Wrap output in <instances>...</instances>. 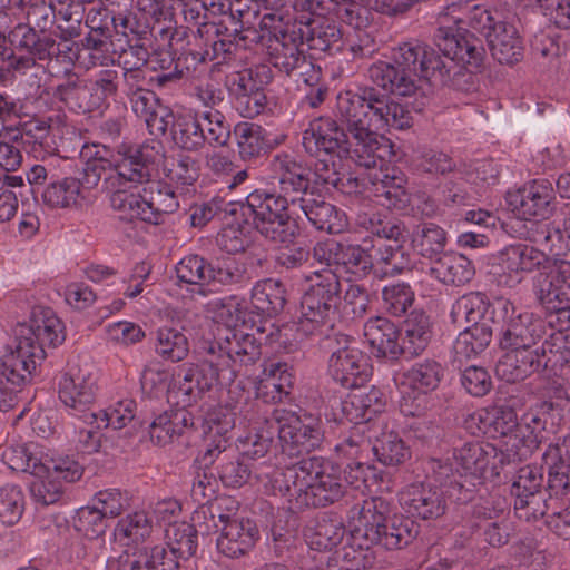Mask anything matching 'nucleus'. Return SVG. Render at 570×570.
<instances>
[{"label":"nucleus","instance_id":"1","mask_svg":"<svg viewBox=\"0 0 570 570\" xmlns=\"http://www.w3.org/2000/svg\"><path fill=\"white\" fill-rule=\"evenodd\" d=\"M336 116L351 136L345 144V158L371 171L386 165V146L380 141L377 131L386 128L403 130L413 121L407 108L374 87L362 88L360 92H341Z\"/></svg>","mask_w":570,"mask_h":570},{"label":"nucleus","instance_id":"2","mask_svg":"<svg viewBox=\"0 0 570 570\" xmlns=\"http://www.w3.org/2000/svg\"><path fill=\"white\" fill-rule=\"evenodd\" d=\"M374 85L395 96L410 97L421 88L422 79L449 86L458 91L475 89V76L463 65L441 57L432 47L410 40L393 49L391 61H379L368 68Z\"/></svg>","mask_w":570,"mask_h":570},{"label":"nucleus","instance_id":"3","mask_svg":"<svg viewBox=\"0 0 570 570\" xmlns=\"http://www.w3.org/2000/svg\"><path fill=\"white\" fill-rule=\"evenodd\" d=\"M269 169L278 180V190L258 188L246 197L244 215L254 217L257 232L274 244H287L299 234L297 223L288 209L295 208L298 191L302 190V161L294 155L281 151L269 160Z\"/></svg>","mask_w":570,"mask_h":570},{"label":"nucleus","instance_id":"4","mask_svg":"<svg viewBox=\"0 0 570 570\" xmlns=\"http://www.w3.org/2000/svg\"><path fill=\"white\" fill-rule=\"evenodd\" d=\"M17 335L16 348L0 358V413L13 407L21 386L46 358V347L55 348L66 338L62 322L49 307L33 308Z\"/></svg>","mask_w":570,"mask_h":570},{"label":"nucleus","instance_id":"5","mask_svg":"<svg viewBox=\"0 0 570 570\" xmlns=\"http://www.w3.org/2000/svg\"><path fill=\"white\" fill-rule=\"evenodd\" d=\"M240 322L244 323V314L235 297L216 303V382L220 385L233 383L243 367L262 356L261 340L239 328Z\"/></svg>","mask_w":570,"mask_h":570},{"label":"nucleus","instance_id":"6","mask_svg":"<svg viewBox=\"0 0 570 570\" xmlns=\"http://www.w3.org/2000/svg\"><path fill=\"white\" fill-rule=\"evenodd\" d=\"M283 475L285 490L297 509L327 507L346 493L340 466L323 456L304 458L287 466Z\"/></svg>","mask_w":570,"mask_h":570},{"label":"nucleus","instance_id":"7","mask_svg":"<svg viewBox=\"0 0 570 570\" xmlns=\"http://www.w3.org/2000/svg\"><path fill=\"white\" fill-rule=\"evenodd\" d=\"M389 503L379 497L355 504L348 512L352 537L362 539L366 548L379 546L387 551L401 550L411 544L420 527L411 518H387Z\"/></svg>","mask_w":570,"mask_h":570},{"label":"nucleus","instance_id":"8","mask_svg":"<svg viewBox=\"0 0 570 570\" xmlns=\"http://www.w3.org/2000/svg\"><path fill=\"white\" fill-rule=\"evenodd\" d=\"M519 7L518 0H504L494 11L475 7L469 17L470 27L487 38L492 57L501 65L511 66L523 58Z\"/></svg>","mask_w":570,"mask_h":570},{"label":"nucleus","instance_id":"9","mask_svg":"<svg viewBox=\"0 0 570 570\" xmlns=\"http://www.w3.org/2000/svg\"><path fill=\"white\" fill-rule=\"evenodd\" d=\"M341 282L335 272L325 268L309 277V286L301 301L298 331L305 335L324 334L332 328L341 302Z\"/></svg>","mask_w":570,"mask_h":570},{"label":"nucleus","instance_id":"10","mask_svg":"<svg viewBox=\"0 0 570 570\" xmlns=\"http://www.w3.org/2000/svg\"><path fill=\"white\" fill-rule=\"evenodd\" d=\"M212 0L209 4L206 1L195 0L194 7L189 9L191 18L202 19L194 35L193 47L186 56L187 69H193L194 77L206 78L205 83H198L195 87L197 99L205 106L210 107L214 101V87L210 83L214 72V22L212 17L214 12Z\"/></svg>","mask_w":570,"mask_h":570},{"label":"nucleus","instance_id":"11","mask_svg":"<svg viewBox=\"0 0 570 570\" xmlns=\"http://www.w3.org/2000/svg\"><path fill=\"white\" fill-rule=\"evenodd\" d=\"M278 436L281 454L297 458L318 449L324 440L320 420L307 413L275 409L271 413Z\"/></svg>","mask_w":570,"mask_h":570},{"label":"nucleus","instance_id":"12","mask_svg":"<svg viewBox=\"0 0 570 570\" xmlns=\"http://www.w3.org/2000/svg\"><path fill=\"white\" fill-rule=\"evenodd\" d=\"M492 323L499 326V346L504 351L534 347L546 333L541 317L531 312H518L513 303L507 298L495 299Z\"/></svg>","mask_w":570,"mask_h":570},{"label":"nucleus","instance_id":"13","mask_svg":"<svg viewBox=\"0 0 570 570\" xmlns=\"http://www.w3.org/2000/svg\"><path fill=\"white\" fill-rule=\"evenodd\" d=\"M261 29L268 32L269 40V61L286 76L298 71L299 75L306 73L314 66L311 60L301 50L304 43L302 30H296V24L284 26L281 19L275 14H264L261 20Z\"/></svg>","mask_w":570,"mask_h":570},{"label":"nucleus","instance_id":"14","mask_svg":"<svg viewBox=\"0 0 570 570\" xmlns=\"http://www.w3.org/2000/svg\"><path fill=\"white\" fill-rule=\"evenodd\" d=\"M547 353L559 354L561 360L567 361L570 357V335L558 332L541 346L507 350L497 371L509 382L522 381L541 367H547L550 361L546 360Z\"/></svg>","mask_w":570,"mask_h":570},{"label":"nucleus","instance_id":"15","mask_svg":"<svg viewBox=\"0 0 570 570\" xmlns=\"http://www.w3.org/2000/svg\"><path fill=\"white\" fill-rule=\"evenodd\" d=\"M326 342L333 348L327 363L332 380L345 389L362 387L372 375L368 357L345 334L326 335Z\"/></svg>","mask_w":570,"mask_h":570},{"label":"nucleus","instance_id":"16","mask_svg":"<svg viewBox=\"0 0 570 570\" xmlns=\"http://www.w3.org/2000/svg\"><path fill=\"white\" fill-rule=\"evenodd\" d=\"M164 157V146L158 140L142 145L120 144L110 156L112 168L121 183L142 185L151 177L156 164Z\"/></svg>","mask_w":570,"mask_h":570},{"label":"nucleus","instance_id":"17","mask_svg":"<svg viewBox=\"0 0 570 570\" xmlns=\"http://www.w3.org/2000/svg\"><path fill=\"white\" fill-rule=\"evenodd\" d=\"M302 190L298 191L295 208L302 210L307 220L318 230L338 234L346 226L345 214L325 198L315 193L312 186L311 170L302 163Z\"/></svg>","mask_w":570,"mask_h":570},{"label":"nucleus","instance_id":"18","mask_svg":"<svg viewBox=\"0 0 570 570\" xmlns=\"http://www.w3.org/2000/svg\"><path fill=\"white\" fill-rule=\"evenodd\" d=\"M302 190L298 191L295 208L302 210L307 220L318 230L338 234L346 226L345 214L325 198L315 193L312 186L311 170L302 163Z\"/></svg>","mask_w":570,"mask_h":570},{"label":"nucleus","instance_id":"19","mask_svg":"<svg viewBox=\"0 0 570 570\" xmlns=\"http://www.w3.org/2000/svg\"><path fill=\"white\" fill-rule=\"evenodd\" d=\"M58 395L69 414L82 419L87 424L97 422V413L92 412L96 380L91 373L70 367L59 381Z\"/></svg>","mask_w":570,"mask_h":570},{"label":"nucleus","instance_id":"20","mask_svg":"<svg viewBox=\"0 0 570 570\" xmlns=\"http://www.w3.org/2000/svg\"><path fill=\"white\" fill-rule=\"evenodd\" d=\"M532 291L547 312H568L570 309V262L559 261L549 272H539L533 277Z\"/></svg>","mask_w":570,"mask_h":570},{"label":"nucleus","instance_id":"21","mask_svg":"<svg viewBox=\"0 0 570 570\" xmlns=\"http://www.w3.org/2000/svg\"><path fill=\"white\" fill-rule=\"evenodd\" d=\"M549 264L550 258L543 250L521 243L504 247L495 256V265L509 287L520 284L529 273L547 269Z\"/></svg>","mask_w":570,"mask_h":570},{"label":"nucleus","instance_id":"22","mask_svg":"<svg viewBox=\"0 0 570 570\" xmlns=\"http://www.w3.org/2000/svg\"><path fill=\"white\" fill-rule=\"evenodd\" d=\"M347 135L331 117L312 119L302 132V146L311 157H345Z\"/></svg>","mask_w":570,"mask_h":570},{"label":"nucleus","instance_id":"23","mask_svg":"<svg viewBox=\"0 0 570 570\" xmlns=\"http://www.w3.org/2000/svg\"><path fill=\"white\" fill-rule=\"evenodd\" d=\"M243 11L235 8L232 0H216V72L222 73L224 66L236 62L235 53L238 45L235 42L237 35L243 29Z\"/></svg>","mask_w":570,"mask_h":570},{"label":"nucleus","instance_id":"24","mask_svg":"<svg viewBox=\"0 0 570 570\" xmlns=\"http://www.w3.org/2000/svg\"><path fill=\"white\" fill-rule=\"evenodd\" d=\"M232 127L224 122V116L216 112V190L225 194L247 178L245 169L234 164L235 151L230 146Z\"/></svg>","mask_w":570,"mask_h":570},{"label":"nucleus","instance_id":"25","mask_svg":"<svg viewBox=\"0 0 570 570\" xmlns=\"http://www.w3.org/2000/svg\"><path fill=\"white\" fill-rule=\"evenodd\" d=\"M556 194L548 179H534L510 195V205L522 219H548L554 210Z\"/></svg>","mask_w":570,"mask_h":570},{"label":"nucleus","instance_id":"26","mask_svg":"<svg viewBox=\"0 0 570 570\" xmlns=\"http://www.w3.org/2000/svg\"><path fill=\"white\" fill-rule=\"evenodd\" d=\"M400 502L411 517L422 520H435L442 517L448 508L443 489L430 483L407 485L401 492Z\"/></svg>","mask_w":570,"mask_h":570},{"label":"nucleus","instance_id":"27","mask_svg":"<svg viewBox=\"0 0 570 570\" xmlns=\"http://www.w3.org/2000/svg\"><path fill=\"white\" fill-rule=\"evenodd\" d=\"M434 41L441 57L479 68L483 61L484 48L472 35L461 33L451 27L440 26L434 33Z\"/></svg>","mask_w":570,"mask_h":570},{"label":"nucleus","instance_id":"28","mask_svg":"<svg viewBox=\"0 0 570 570\" xmlns=\"http://www.w3.org/2000/svg\"><path fill=\"white\" fill-rule=\"evenodd\" d=\"M218 197L219 195L216 196V199ZM216 219L222 223V227L216 234V246L228 255L243 252L246 246L244 203L232 200L222 207L216 200Z\"/></svg>","mask_w":570,"mask_h":570},{"label":"nucleus","instance_id":"29","mask_svg":"<svg viewBox=\"0 0 570 570\" xmlns=\"http://www.w3.org/2000/svg\"><path fill=\"white\" fill-rule=\"evenodd\" d=\"M222 527L216 539V549L228 558H238L254 547L258 539V529L249 519L230 520L219 515Z\"/></svg>","mask_w":570,"mask_h":570},{"label":"nucleus","instance_id":"30","mask_svg":"<svg viewBox=\"0 0 570 570\" xmlns=\"http://www.w3.org/2000/svg\"><path fill=\"white\" fill-rule=\"evenodd\" d=\"M108 570H180L178 561L169 557L165 547L142 546L131 553L125 551L108 560Z\"/></svg>","mask_w":570,"mask_h":570},{"label":"nucleus","instance_id":"31","mask_svg":"<svg viewBox=\"0 0 570 570\" xmlns=\"http://www.w3.org/2000/svg\"><path fill=\"white\" fill-rule=\"evenodd\" d=\"M386 400L381 390L375 386L368 390H357L348 395L343 403V412L350 422L355 424L354 430L364 432L363 426L374 420L385 409Z\"/></svg>","mask_w":570,"mask_h":570},{"label":"nucleus","instance_id":"32","mask_svg":"<svg viewBox=\"0 0 570 570\" xmlns=\"http://www.w3.org/2000/svg\"><path fill=\"white\" fill-rule=\"evenodd\" d=\"M401 333L396 325L383 316L368 318L364 324V337L371 353L377 357L396 358L402 354L399 337Z\"/></svg>","mask_w":570,"mask_h":570},{"label":"nucleus","instance_id":"33","mask_svg":"<svg viewBox=\"0 0 570 570\" xmlns=\"http://www.w3.org/2000/svg\"><path fill=\"white\" fill-rule=\"evenodd\" d=\"M495 299L491 302L484 292H469L461 295L452 304L450 318L453 324L463 326L464 324L479 325L492 322V311Z\"/></svg>","mask_w":570,"mask_h":570},{"label":"nucleus","instance_id":"34","mask_svg":"<svg viewBox=\"0 0 570 570\" xmlns=\"http://www.w3.org/2000/svg\"><path fill=\"white\" fill-rule=\"evenodd\" d=\"M194 465L195 479L191 489V498L199 504L198 509L195 511V515L197 519L200 517L206 519L207 514H209L210 519H213L212 501L214 497V458L212 445L195 459Z\"/></svg>","mask_w":570,"mask_h":570},{"label":"nucleus","instance_id":"35","mask_svg":"<svg viewBox=\"0 0 570 570\" xmlns=\"http://www.w3.org/2000/svg\"><path fill=\"white\" fill-rule=\"evenodd\" d=\"M400 333L402 354L411 357L419 356L433 337V322L423 309H413L405 318Z\"/></svg>","mask_w":570,"mask_h":570},{"label":"nucleus","instance_id":"36","mask_svg":"<svg viewBox=\"0 0 570 570\" xmlns=\"http://www.w3.org/2000/svg\"><path fill=\"white\" fill-rule=\"evenodd\" d=\"M492 453H494L492 444L470 441L454 449L453 459L458 471H461L464 475L471 476L481 483V479L489 478Z\"/></svg>","mask_w":570,"mask_h":570},{"label":"nucleus","instance_id":"37","mask_svg":"<svg viewBox=\"0 0 570 570\" xmlns=\"http://www.w3.org/2000/svg\"><path fill=\"white\" fill-rule=\"evenodd\" d=\"M142 198L147 208V223L158 225L164 222L167 214L177 210L179 203L173 187L161 180H149L144 183Z\"/></svg>","mask_w":570,"mask_h":570},{"label":"nucleus","instance_id":"38","mask_svg":"<svg viewBox=\"0 0 570 570\" xmlns=\"http://www.w3.org/2000/svg\"><path fill=\"white\" fill-rule=\"evenodd\" d=\"M474 274L473 263L456 252H445L430 267V275L443 285H465Z\"/></svg>","mask_w":570,"mask_h":570},{"label":"nucleus","instance_id":"39","mask_svg":"<svg viewBox=\"0 0 570 570\" xmlns=\"http://www.w3.org/2000/svg\"><path fill=\"white\" fill-rule=\"evenodd\" d=\"M493 330L489 324L466 326L458 335L453 344L452 364L461 368L465 361H469L489 346L492 341Z\"/></svg>","mask_w":570,"mask_h":570},{"label":"nucleus","instance_id":"40","mask_svg":"<svg viewBox=\"0 0 570 570\" xmlns=\"http://www.w3.org/2000/svg\"><path fill=\"white\" fill-rule=\"evenodd\" d=\"M51 117H32L29 120L20 121L12 135L13 140L26 138L28 144H32L31 151L35 157H41L45 161L46 156H52L56 148L50 138Z\"/></svg>","mask_w":570,"mask_h":570},{"label":"nucleus","instance_id":"41","mask_svg":"<svg viewBox=\"0 0 570 570\" xmlns=\"http://www.w3.org/2000/svg\"><path fill=\"white\" fill-rule=\"evenodd\" d=\"M446 243V232L434 223L416 225L410 236L413 253L431 264L445 253Z\"/></svg>","mask_w":570,"mask_h":570},{"label":"nucleus","instance_id":"42","mask_svg":"<svg viewBox=\"0 0 570 570\" xmlns=\"http://www.w3.org/2000/svg\"><path fill=\"white\" fill-rule=\"evenodd\" d=\"M235 141L239 148V156L243 159L258 158L268 150L282 144L285 136L281 139H271L266 130L259 125L240 122L234 127Z\"/></svg>","mask_w":570,"mask_h":570},{"label":"nucleus","instance_id":"43","mask_svg":"<svg viewBox=\"0 0 570 570\" xmlns=\"http://www.w3.org/2000/svg\"><path fill=\"white\" fill-rule=\"evenodd\" d=\"M206 271L208 278L214 279V268L198 255L186 256L176 266L178 279L195 286L190 289L193 299L204 307H209L210 304L203 303V298L213 292L209 284L202 283L206 279Z\"/></svg>","mask_w":570,"mask_h":570},{"label":"nucleus","instance_id":"44","mask_svg":"<svg viewBox=\"0 0 570 570\" xmlns=\"http://www.w3.org/2000/svg\"><path fill=\"white\" fill-rule=\"evenodd\" d=\"M191 415L185 409H171L159 414L149 425V435L153 443L165 446L180 436L193 425Z\"/></svg>","mask_w":570,"mask_h":570},{"label":"nucleus","instance_id":"45","mask_svg":"<svg viewBox=\"0 0 570 570\" xmlns=\"http://www.w3.org/2000/svg\"><path fill=\"white\" fill-rule=\"evenodd\" d=\"M11 43L18 52H26L37 61H51L53 37L19 23L10 33Z\"/></svg>","mask_w":570,"mask_h":570},{"label":"nucleus","instance_id":"46","mask_svg":"<svg viewBox=\"0 0 570 570\" xmlns=\"http://www.w3.org/2000/svg\"><path fill=\"white\" fill-rule=\"evenodd\" d=\"M272 78L271 68L267 65H258L227 72L224 86L229 95L264 92V88L272 81Z\"/></svg>","mask_w":570,"mask_h":570},{"label":"nucleus","instance_id":"47","mask_svg":"<svg viewBox=\"0 0 570 570\" xmlns=\"http://www.w3.org/2000/svg\"><path fill=\"white\" fill-rule=\"evenodd\" d=\"M42 202L51 208H69L81 198V181L72 176L51 175V181L42 191Z\"/></svg>","mask_w":570,"mask_h":570},{"label":"nucleus","instance_id":"48","mask_svg":"<svg viewBox=\"0 0 570 570\" xmlns=\"http://www.w3.org/2000/svg\"><path fill=\"white\" fill-rule=\"evenodd\" d=\"M368 183L375 197L384 198L387 207L401 208L409 202V195L404 188L405 178L401 175L390 174L389 168L368 173Z\"/></svg>","mask_w":570,"mask_h":570},{"label":"nucleus","instance_id":"49","mask_svg":"<svg viewBox=\"0 0 570 570\" xmlns=\"http://www.w3.org/2000/svg\"><path fill=\"white\" fill-rule=\"evenodd\" d=\"M252 306L264 316H275L284 309L286 289L281 281L267 278L256 283L252 289Z\"/></svg>","mask_w":570,"mask_h":570},{"label":"nucleus","instance_id":"50","mask_svg":"<svg viewBox=\"0 0 570 570\" xmlns=\"http://www.w3.org/2000/svg\"><path fill=\"white\" fill-rule=\"evenodd\" d=\"M444 376L443 366L434 360H423L401 374L400 385L428 393L440 385Z\"/></svg>","mask_w":570,"mask_h":570},{"label":"nucleus","instance_id":"51","mask_svg":"<svg viewBox=\"0 0 570 570\" xmlns=\"http://www.w3.org/2000/svg\"><path fill=\"white\" fill-rule=\"evenodd\" d=\"M275 434V424L269 415L256 422L244 438H238L237 449L243 456L253 460L264 458L274 444Z\"/></svg>","mask_w":570,"mask_h":570},{"label":"nucleus","instance_id":"52","mask_svg":"<svg viewBox=\"0 0 570 570\" xmlns=\"http://www.w3.org/2000/svg\"><path fill=\"white\" fill-rule=\"evenodd\" d=\"M355 223L358 227L389 240L403 242L405 238V225L403 222L391 217L387 214L363 210L357 213Z\"/></svg>","mask_w":570,"mask_h":570},{"label":"nucleus","instance_id":"53","mask_svg":"<svg viewBox=\"0 0 570 570\" xmlns=\"http://www.w3.org/2000/svg\"><path fill=\"white\" fill-rule=\"evenodd\" d=\"M372 452L385 466H397L411 458L410 446L395 431H382L374 438Z\"/></svg>","mask_w":570,"mask_h":570},{"label":"nucleus","instance_id":"54","mask_svg":"<svg viewBox=\"0 0 570 570\" xmlns=\"http://www.w3.org/2000/svg\"><path fill=\"white\" fill-rule=\"evenodd\" d=\"M471 420H478L482 424L478 429L484 434L493 433L507 436L519 428L517 412L509 405L493 406L471 415Z\"/></svg>","mask_w":570,"mask_h":570},{"label":"nucleus","instance_id":"55","mask_svg":"<svg viewBox=\"0 0 570 570\" xmlns=\"http://www.w3.org/2000/svg\"><path fill=\"white\" fill-rule=\"evenodd\" d=\"M337 266L350 276V281H358L370 274L373 259L361 245L342 244Z\"/></svg>","mask_w":570,"mask_h":570},{"label":"nucleus","instance_id":"56","mask_svg":"<svg viewBox=\"0 0 570 570\" xmlns=\"http://www.w3.org/2000/svg\"><path fill=\"white\" fill-rule=\"evenodd\" d=\"M171 137L177 146L186 150H196L206 141L204 127L197 117L191 115H177Z\"/></svg>","mask_w":570,"mask_h":570},{"label":"nucleus","instance_id":"57","mask_svg":"<svg viewBox=\"0 0 570 570\" xmlns=\"http://www.w3.org/2000/svg\"><path fill=\"white\" fill-rule=\"evenodd\" d=\"M2 456L6 464L13 471L29 473L36 478H45L48 473L42 458L35 455L24 444L7 448Z\"/></svg>","mask_w":570,"mask_h":570},{"label":"nucleus","instance_id":"58","mask_svg":"<svg viewBox=\"0 0 570 570\" xmlns=\"http://www.w3.org/2000/svg\"><path fill=\"white\" fill-rule=\"evenodd\" d=\"M296 30H302L304 42L313 50L327 51L342 38L341 30L327 21L313 20L305 26L296 24Z\"/></svg>","mask_w":570,"mask_h":570},{"label":"nucleus","instance_id":"59","mask_svg":"<svg viewBox=\"0 0 570 570\" xmlns=\"http://www.w3.org/2000/svg\"><path fill=\"white\" fill-rule=\"evenodd\" d=\"M165 538L171 553L178 558L188 559L197 549V531L187 522L173 523L165 529Z\"/></svg>","mask_w":570,"mask_h":570},{"label":"nucleus","instance_id":"60","mask_svg":"<svg viewBox=\"0 0 570 570\" xmlns=\"http://www.w3.org/2000/svg\"><path fill=\"white\" fill-rule=\"evenodd\" d=\"M151 522L142 511L128 514L118 521L114 535L125 546L145 541L151 533Z\"/></svg>","mask_w":570,"mask_h":570},{"label":"nucleus","instance_id":"61","mask_svg":"<svg viewBox=\"0 0 570 570\" xmlns=\"http://www.w3.org/2000/svg\"><path fill=\"white\" fill-rule=\"evenodd\" d=\"M383 308L395 317L404 316L415 302V293L405 282L385 285L382 288Z\"/></svg>","mask_w":570,"mask_h":570},{"label":"nucleus","instance_id":"62","mask_svg":"<svg viewBox=\"0 0 570 570\" xmlns=\"http://www.w3.org/2000/svg\"><path fill=\"white\" fill-rule=\"evenodd\" d=\"M88 95H90V89L87 86L71 80L57 86L55 90V97L59 101L70 110L82 114L97 109L92 97L87 100Z\"/></svg>","mask_w":570,"mask_h":570},{"label":"nucleus","instance_id":"63","mask_svg":"<svg viewBox=\"0 0 570 570\" xmlns=\"http://www.w3.org/2000/svg\"><path fill=\"white\" fill-rule=\"evenodd\" d=\"M188 341L179 331L170 327L157 332L156 352L165 360L179 362L188 354Z\"/></svg>","mask_w":570,"mask_h":570},{"label":"nucleus","instance_id":"64","mask_svg":"<svg viewBox=\"0 0 570 570\" xmlns=\"http://www.w3.org/2000/svg\"><path fill=\"white\" fill-rule=\"evenodd\" d=\"M24 510V494L20 487L7 484L0 488V522L6 525L17 523Z\"/></svg>","mask_w":570,"mask_h":570}]
</instances>
